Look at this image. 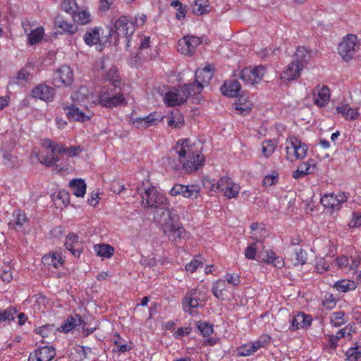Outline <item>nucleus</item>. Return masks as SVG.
Wrapping results in <instances>:
<instances>
[{
    "instance_id": "f257e3e1",
    "label": "nucleus",
    "mask_w": 361,
    "mask_h": 361,
    "mask_svg": "<svg viewBox=\"0 0 361 361\" xmlns=\"http://www.w3.org/2000/svg\"><path fill=\"white\" fill-rule=\"evenodd\" d=\"M154 220L159 224L170 241L178 243L188 237V233L179 221L178 216L173 214L171 209L156 210Z\"/></svg>"
},
{
    "instance_id": "f03ea898",
    "label": "nucleus",
    "mask_w": 361,
    "mask_h": 361,
    "mask_svg": "<svg viewBox=\"0 0 361 361\" xmlns=\"http://www.w3.org/2000/svg\"><path fill=\"white\" fill-rule=\"evenodd\" d=\"M188 142V140H179L175 147V150L183 168L188 172H192L202 166L204 158L200 153L192 152Z\"/></svg>"
},
{
    "instance_id": "7ed1b4c3",
    "label": "nucleus",
    "mask_w": 361,
    "mask_h": 361,
    "mask_svg": "<svg viewBox=\"0 0 361 361\" xmlns=\"http://www.w3.org/2000/svg\"><path fill=\"white\" fill-rule=\"evenodd\" d=\"M140 194L142 197V204L148 208H155L157 210L170 209L169 208V203L166 197L161 193L157 191V188L152 186L148 188L144 189V191H140Z\"/></svg>"
},
{
    "instance_id": "20e7f679",
    "label": "nucleus",
    "mask_w": 361,
    "mask_h": 361,
    "mask_svg": "<svg viewBox=\"0 0 361 361\" xmlns=\"http://www.w3.org/2000/svg\"><path fill=\"white\" fill-rule=\"evenodd\" d=\"M135 31V26L133 22L129 21L126 16H121L114 23V30L111 29L109 31V37L114 36L115 40L120 37H128L132 35Z\"/></svg>"
},
{
    "instance_id": "39448f33",
    "label": "nucleus",
    "mask_w": 361,
    "mask_h": 361,
    "mask_svg": "<svg viewBox=\"0 0 361 361\" xmlns=\"http://www.w3.org/2000/svg\"><path fill=\"white\" fill-rule=\"evenodd\" d=\"M357 42V37L353 34H348L338 44V54L344 61H348L353 57L356 52Z\"/></svg>"
},
{
    "instance_id": "423d86ee",
    "label": "nucleus",
    "mask_w": 361,
    "mask_h": 361,
    "mask_svg": "<svg viewBox=\"0 0 361 361\" xmlns=\"http://www.w3.org/2000/svg\"><path fill=\"white\" fill-rule=\"evenodd\" d=\"M73 71L68 66H62L54 73L52 84L58 87H69L73 82Z\"/></svg>"
},
{
    "instance_id": "0eeeda50",
    "label": "nucleus",
    "mask_w": 361,
    "mask_h": 361,
    "mask_svg": "<svg viewBox=\"0 0 361 361\" xmlns=\"http://www.w3.org/2000/svg\"><path fill=\"white\" fill-rule=\"evenodd\" d=\"M266 71V68L262 66H255L253 68H245L240 73V78L245 83L253 85L258 83L263 78Z\"/></svg>"
},
{
    "instance_id": "6e6552de",
    "label": "nucleus",
    "mask_w": 361,
    "mask_h": 361,
    "mask_svg": "<svg viewBox=\"0 0 361 361\" xmlns=\"http://www.w3.org/2000/svg\"><path fill=\"white\" fill-rule=\"evenodd\" d=\"M171 196L182 195L184 197L195 199L200 193V187L196 185H184L175 184L169 192Z\"/></svg>"
},
{
    "instance_id": "1a4fd4ad",
    "label": "nucleus",
    "mask_w": 361,
    "mask_h": 361,
    "mask_svg": "<svg viewBox=\"0 0 361 361\" xmlns=\"http://www.w3.org/2000/svg\"><path fill=\"white\" fill-rule=\"evenodd\" d=\"M30 95L35 99L49 102L54 99L55 89L44 83H41L32 90Z\"/></svg>"
},
{
    "instance_id": "9d476101",
    "label": "nucleus",
    "mask_w": 361,
    "mask_h": 361,
    "mask_svg": "<svg viewBox=\"0 0 361 361\" xmlns=\"http://www.w3.org/2000/svg\"><path fill=\"white\" fill-rule=\"evenodd\" d=\"M99 97V104L102 106L107 108H113L118 105L126 104L123 94H113L108 91L102 92Z\"/></svg>"
},
{
    "instance_id": "9b49d317",
    "label": "nucleus",
    "mask_w": 361,
    "mask_h": 361,
    "mask_svg": "<svg viewBox=\"0 0 361 361\" xmlns=\"http://www.w3.org/2000/svg\"><path fill=\"white\" fill-rule=\"evenodd\" d=\"M202 42L198 37L184 36L178 42V49L183 54L192 55L196 47Z\"/></svg>"
},
{
    "instance_id": "f8f14e48",
    "label": "nucleus",
    "mask_w": 361,
    "mask_h": 361,
    "mask_svg": "<svg viewBox=\"0 0 361 361\" xmlns=\"http://www.w3.org/2000/svg\"><path fill=\"white\" fill-rule=\"evenodd\" d=\"M55 355V348L53 346L45 345L32 352L28 361H51Z\"/></svg>"
},
{
    "instance_id": "ddd939ff",
    "label": "nucleus",
    "mask_w": 361,
    "mask_h": 361,
    "mask_svg": "<svg viewBox=\"0 0 361 361\" xmlns=\"http://www.w3.org/2000/svg\"><path fill=\"white\" fill-rule=\"evenodd\" d=\"M312 322V319L310 314L299 312L289 319V322L290 323L289 329L293 331L300 329H307L311 325Z\"/></svg>"
},
{
    "instance_id": "4468645a",
    "label": "nucleus",
    "mask_w": 361,
    "mask_h": 361,
    "mask_svg": "<svg viewBox=\"0 0 361 361\" xmlns=\"http://www.w3.org/2000/svg\"><path fill=\"white\" fill-rule=\"evenodd\" d=\"M67 118L71 121H85L90 120V117L80 110L75 104L63 106Z\"/></svg>"
},
{
    "instance_id": "2eb2a0df",
    "label": "nucleus",
    "mask_w": 361,
    "mask_h": 361,
    "mask_svg": "<svg viewBox=\"0 0 361 361\" xmlns=\"http://www.w3.org/2000/svg\"><path fill=\"white\" fill-rule=\"evenodd\" d=\"M164 102L169 106L180 105L186 102V96H184L180 90H171L165 94L164 97Z\"/></svg>"
},
{
    "instance_id": "dca6fc26",
    "label": "nucleus",
    "mask_w": 361,
    "mask_h": 361,
    "mask_svg": "<svg viewBox=\"0 0 361 361\" xmlns=\"http://www.w3.org/2000/svg\"><path fill=\"white\" fill-rule=\"evenodd\" d=\"M101 31L103 32L102 29L99 27L90 29L84 35L85 42L89 46L97 44L98 43L104 44L108 40L103 39V37H101Z\"/></svg>"
},
{
    "instance_id": "f3484780",
    "label": "nucleus",
    "mask_w": 361,
    "mask_h": 361,
    "mask_svg": "<svg viewBox=\"0 0 361 361\" xmlns=\"http://www.w3.org/2000/svg\"><path fill=\"white\" fill-rule=\"evenodd\" d=\"M213 76V72L210 66H207L203 68L197 69L195 73V82L201 85L203 88L209 85Z\"/></svg>"
},
{
    "instance_id": "a211bd4d",
    "label": "nucleus",
    "mask_w": 361,
    "mask_h": 361,
    "mask_svg": "<svg viewBox=\"0 0 361 361\" xmlns=\"http://www.w3.org/2000/svg\"><path fill=\"white\" fill-rule=\"evenodd\" d=\"M199 295L196 289H192L189 293H187L182 302L183 307L185 312L191 314V309L197 307L200 300Z\"/></svg>"
},
{
    "instance_id": "6ab92c4d",
    "label": "nucleus",
    "mask_w": 361,
    "mask_h": 361,
    "mask_svg": "<svg viewBox=\"0 0 361 361\" xmlns=\"http://www.w3.org/2000/svg\"><path fill=\"white\" fill-rule=\"evenodd\" d=\"M66 247L71 252L73 256L79 257L82 251V244L78 240V237L74 233H70L65 242Z\"/></svg>"
},
{
    "instance_id": "aec40b11",
    "label": "nucleus",
    "mask_w": 361,
    "mask_h": 361,
    "mask_svg": "<svg viewBox=\"0 0 361 361\" xmlns=\"http://www.w3.org/2000/svg\"><path fill=\"white\" fill-rule=\"evenodd\" d=\"M42 262L44 265L48 267H52L54 268H58L62 266L64 260L62 257L61 252H53L43 256Z\"/></svg>"
},
{
    "instance_id": "412c9836",
    "label": "nucleus",
    "mask_w": 361,
    "mask_h": 361,
    "mask_svg": "<svg viewBox=\"0 0 361 361\" xmlns=\"http://www.w3.org/2000/svg\"><path fill=\"white\" fill-rule=\"evenodd\" d=\"M240 89L241 85L236 80H227L221 87L223 94L230 97H237Z\"/></svg>"
},
{
    "instance_id": "4be33fe9",
    "label": "nucleus",
    "mask_w": 361,
    "mask_h": 361,
    "mask_svg": "<svg viewBox=\"0 0 361 361\" xmlns=\"http://www.w3.org/2000/svg\"><path fill=\"white\" fill-rule=\"evenodd\" d=\"M302 67L292 61L283 71L281 78L287 80H295L300 77Z\"/></svg>"
},
{
    "instance_id": "5701e85b",
    "label": "nucleus",
    "mask_w": 361,
    "mask_h": 361,
    "mask_svg": "<svg viewBox=\"0 0 361 361\" xmlns=\"http://www.w3.org/2000/svg\"><path fill=\"white\" fill-rule=\"evenodd\" d=\"M336 110L338 114H341L348 121H354L360 115L357 109H353L349 104L339 105Z\"/></svg>"
},
{
    "instance_id": "b1692460",
    "label": "nucleus",
    "mask_w": 361,
    "mask_h": 361,
    "mask_svg": "<svg viewBox=\"0 0 361 361\" xmlns=\"http://www.w3.org/2000/svg\"><path fill=\"white\" fill-rule=\"evenodd\" d=\"M82 322V317L79 314L71 315L59 329L62 332L67 333L77 326L81 325Z\"/></svg>"
},
{
    "instance_id": "393cba45",
    "label": "nucleus",
    "mask_w": 361,
    "mask_h": 361,
    "mask_svg": "<svg viewBox=\"0 0 361 361\" xmlns=\"http://www.w3.org/2000/svg\"><path fill=\"white\" fill-rule=\"evenodd\" d=\"M69 186L74 195L78 197H84L86 192V184L83 180H72L69 183Z\"/></svg>"
},
{
    "instance_id": "a878e982",
    "label": "nucleus",
    "mask_w": 361,
    "mask_h": 361,
    "mask_svg": "<svg viewBox=\"0 0 361 361\" xmlns=\"http://www.w3.org/2000/svg\"><path fill=\"white\" fill-rule=\"evenodd\" d=\"M330 99V91L326 86L322 87L317 94L314 96V102L319 106H324Z\"/></svg>"
},
{
    "instance_id": "bb28decb",
    "label": "nucleus",
    "mask_w": 361,
    "mask_h": 361,
    "mask_svg": "<svg viewBox=\"0 0 361 361\" xmlns=\"http://www.w3.org/2000/svg\"><path fill=\"white\" fill-rule=\"evenodd\" d=\"M315 168V165L311 164L310 161L305 162L300 164L296 171L293 172L292 176L294 178L297 179L305 175L312 173Z\"/></svg>"
},
{
    "instance_id": "cd10ccee",
    "label": "nucleus",
    "mask_w": 361,
    "mask_h": 361,
    "mask_svg": "<svg viewBox=\"0 0 361 361\" xmlns=\"http://www.w3.org/2000/svg\"><path fill=\"white\" fill-rule=\"evenodd\" d=\"M333 288L339 292L346 293L355 290L357 288V283L354 281L342 279L336 281L333 285Z\"/></svg>"
},
{
    "instance_id": "c85d7f7f",
    "label": "nucleus",
    "mask_w": 361,
    "mask_h": 361,
    "mask_svg": "<svg viewBox=\"0 0 361 361\" xmlns=\"http://www.w3.org/2000/svg\"><path fill=\"white\" fill-rule=\"evenodd\" d=\"M90 91L88 88L85 86H82L77 91L73 92L71 95V98L73 102H78V104L87 106L85 101L88 99Z\"/></svg>"
},
{
    "instance_id": "c756f323",
    "label": "nucleus",
    "mask_w": 361,
    "mask_h": 361,
    "mask_svg": "<svg viewBox=\"0 0 361 361\" xmlns=\"http://www.w3.org/2000/svg\"><path fill=\"white\" fill-rule=\"evenodd\" d=\"M203 87L197 84L195 82L193 84H185L181 87V92L186 96V100L192 96L200 94Z\"/></svg>"
},
{
    "instance_id": "7c9ffc66",
    "label": "nucleus",
    "mask_w": 361,
    "mask_h": 361,
    "mask_svg": "<svg viewBox=\"0 0 361 361\" xmlns=\"http://www.w3.org/2000/svg\"><path fill=\"white\" fill-rule=\"evenodd\" d=\"M54 25L70 34H74L77 31V27L64 20L63 18L58 16L54 20Z\"/></svg>"
},
{
    "instance_id": "2f4dec72",
    "label": "nucleus",
    "mask_w": 361,
    "mask_h": 361,
    "mask_svg": "<svg viewBox=\"0 0 361 361\" xmlns=\"http://www.w3.org/2000/svg\"><path fill=\"white\" fill-rule=\"evenodd\" d=\"M307 259V253L302 249L295 250L290 255V260L294 266L303 265Z\"/></svg>"
},
{
    "instance_id": "473e14b6",
    "label": "nucleus",
    "mask_w": 361,
    "mask_h": 361,
    "mask_svg": "<svg viewBox=\"0 0 361 361\" xmlns=\"http://www.w3.org/2000/svg\"><path fill=\"white\" fill-rule=\"evenodd\" d=\"M55 330L54 325L47 324L36 329V333L40 334L43 338L47 339L43 342L49 343V340L53 338Z\"/></svg>"
},
{
    "instance_id": "72a5a7b5",
    "label": "nucleus",
    "mask_w": 361,
    "mask_h": 361,
    "mask_svg": "<svg viewBox=\"0 0 361 361\" xmlns=\"http://www.w3.org/2000/svg\"><path fill=\"white\" fill-rule=\"evenodd\" d=\"M94 250L98 256L106 258H110L114 253V247L106 244L95 245Z\"/></svg>"
},
{
    "instance_id": "f704fd0d",
    "label": "nucleus",
    "mask_w": 361,
    "mask_h": 361,
    "mask_svg": "<svg viewBox=\"0 0 361 361\" xmlns=\"http://www.w3.org/2000/svg\"><path fill=\"white\" fill-rule=\"evenodd\" d=\"M226 283L224 280L216 281L212 286V293L219 300L225 299Z\"/></svg>"
},
{
    "instance_id": "c9c22d12",
    "label": "nucleus",
    "mask_w": 361,
    "mask_h": 361,
    "mask_svg": "<svg viewBox=\"0 0 361 361\" xmlns=\"http://www.w3.org/2000/svg\"><path fill=\"white\" fill-rule=\"evenodd\" d=\"M234 105L235 109L242 115H247L252 108V102L242 97Z\"/></svg>"
},
{
    "instance_id": "e433bc0d",
    "label": "nucleus",
    "mask_w": 361,
    "mask_h": 361,
    "mask_svg": "<svg viewBox=\"0 0 361 361\" xmlns=\"http://www.w3.org/2000/svg\"><path fill=\"white\" fill-rule=\"evenodd\" d=\"M309 57L308 51L304 47L298 48L293 56V61L295 62L302 68L307 61Z\"/></svg>"
},
{
    "instance_id": "4c0bfd02",
    "label": "nucleus",
    "mask_w": 361,
    "mask_h": 361,
    "mask_svg": "<svg viewBox=\"0 0 361 361\" xmlns=\"http://www.w3.org/2000/svg\"><path fill=\"white\" fill-rule=\"evenodd\" d=\"M162 118L163 117L156 112L151 113L147 116L141 117V119H143L142 123L144 128L157 125L158 122L161 121Z\"/></svg>"
},
{
    "instance_id": "58836bf2",
    "label": "nucleus",
    "mask_w": 361,
    "mask_h": 361,
    "mask_svg": "<svg viewBox=\"0 0 361 361\" xmlns=\"http://www.w3.org/2000/svg\"><path fill=\"white\" fill-rule=\"evenodd\" d=\"M330 322L335 327L341 326L346 322L345 313L342 311L333 312L330 316Z\"/></svg>"
},
{
    "instance_id": "ea45409f",
    "label": "nucleus",
    "mask_w": 361,
    "mask_h": 361,
    "mask_svg": "<svg viewBox=\"0 0 361 361\" xmlns=\"http://www.w3.org/2000/svg\"><path fill=\"white\" fill-rule=\"evenodd\" d=\"M321 203L325 207L331 208L334 209H339L340 207H338V203L336 202V198L335 195H325L321 198Z\"/></svg>"
},
{
    "instance_id": "a19ab883",
    "label": "nucleus",
    "mask_w": 361,
    "mask_h": 361,
    "mask_svg": "<svg viewBox=\"0 0 361 361\" xmlns=\"http://www.w3.org/2000/svg\"><path fill=\"white\" fill-rule=\"evenodd\" d=\"M72 18L75 22L80 25H85L91 21L90 14L86 11H82L78 13L75 11Z\"/></svg>"
},
{
    "instance_id": "79ce46f5",
    "label": "nucleus",
    "mask_w": 361,
    "mask_h": 361,
    "mask_svg": "<svg viewBox=\"0 0 361 361\" xmlns=\"http://www.w3.org/2000/svg\"><path fill=\"white\" fill-rule=\"evenodd\" d=\"M17 312L16 309L13 307H9L4 311L0 310V322L13 321Z\"/></svg>"
},
{
    "instance_id": "37998d69",
    "label": "nucleus",
    "mask_w": 361,
    "mask_h": 361,
    "mask_svg": "<svg viewBox=\"0 0 361 361\" xmlns=\"http://www.w3.org/2000/svg\"><path fill=\"white\" fill-rule=\"evenodd\" d=\"M207 3V0H196L193 7V13L198 16L208 13L209 5Z\"/></svg>"
},
{
    "instance_id": "c03bdc74",
    "label": "nucleus",
    "mask_w": 361,
    "mask_h": 361,
    "mask_svg": "<svg viewBox=\"0 0 361 361\" xmlns=\"http://www.w3.org/2000/svg\"><path fill=\"white\" fill-rule=\"evenodd\" d=\"M276 143L271 140H267L262 142V150L265 157H270L275 151Z\"/></svg>"
},
{
    "instance_id": "a18cd8bd",
    "label": "nucleus",
    "mask_w": 361,
    "mask_h": 361,
    "mask_svg": "<svg viewBox=\"0 0 361 361\" xmlns=\"http://www.w3.org/2000/svg\"><path fill=\"white\" fill-rule=\"evenodd\" d=\"M61 8L72 16L78 11V6L75 0H64L61 3Z\"/></svg>"
},
{
    "instance_id": "49530a36",
    "label": "nucleus",
    "mask_w": 361,
    "mask_h": 361,
    "mask_svg": "<svg viewBox=\"0 0 361 361\" xmlns=\"http://www.w3.org/2000/svg\"><path fill=\"white\" fill-rule=\"evenodd\" d=\"M255 345L252 342L243 345L238 349V354L240 356H249L256 352Z\"/></svg>"
},
{
    "instance_id": "de8ad7c7",
    "label": "nucleus",
    "mask_w": 361,
    "mask_h": 361,
    "mask_svg": "<svg viewBox=\"0 0 361 361\" xmlns=\"http://www.w3.org/2000/svg\"><path fill=\"white\" fill-rule=\"evenodd\" d=\"M172 116L168 120V126L171 128H180L183 126V118L179 111L172 113Z\"/></svg>"
},
{
    "instance_id": "09e8293b",
    "label": "nucleus",
    "mask_w": 361,
    "mask_h": 361,
    "mask_svg": "<svg viewBox=\"0 0 361 361\" xmlns=\"http://www.w3.org/2000/svg\"><path fill=\"white\" fill-rule=\"evenodd\" d=\"M44 35V29L41 27L33 30L28 36V40L30 44L38 43Z\"/></svg>"
},
{
    "instance_id": "8fccbe9b",
    "label": "nucleus",
    "mask_w": 361,
    "mask_h": 361,
    "mask_svg": "<svg viewBox=\"0 0 361 361\" xmlns=\"http://www.w3.org/2000/svg\"><path fill=\"white\" fill-rule=\"evenodd\" d=\"M197 328L203 336H209L213 333V326L207 322H198Z\"/></svg>"
},
{
    "instance_id": "3c124183",
    "label": "nucleus",
    "mask_w": 361,
    "mask_h": 361,
    "mask_svg": "<svg viewBox=\"0 0 361 361\" xmlns=\"http://www.w3.org/2000/svg\"><path fill=\"white\" fill-rule=\"evenodd\" d=\"M240 186L235 183L231 184L224 191L225 196L228 198H235L239 194Z\"/></svg>"
},
{
    "instance_id": "603ef678",
    "label": "nucleus",
    "mask_w": 361,
    "mask_h": 361,
    "mask_svg": "<svg viewBox=\"0 0 361 361\" xmlns=\"http://www.w3.org/2000/svg\"><path fill=\"white\" fill-rule=\"evenodd\" d=\"M105 79L112 82L113 85L116 86V83L120 82V76L118 73L117 68L114 66L110 68L106 74Z\"/></svg>"
},
{
    "instance_id": "864d4df0",
    "label": "nucleus",
    "mask_w": 361,
    "mask_h": 361,
    "mask_svg": "<svg viewBox=\"0 0 361 361\" xmlns=\"http://www.w3.org/2000/svg\"><path fill=\"white\" fill-rule=\"evenodd\" d=\"M345 355L348 361H358L361 357V351L358 347L350 348L345 353Z\"/></svg>"
},
{
    "instance_id": "5fc2aeb1",
    "label": "nucleus",
    "mask_w": 361,
    "mask_h": 361,
    "mask_svg": "<svg viewBox=\"0 0 361 361\" xmlns=\"http://www.w3.org/2000/svg\"><path fill=\"white\" fill-rule=\"evenodd\" d=\"M294 142H293V137L288 138L286 140V158L290 161H296V157L295 155H293V145Z\"/></svg>"
},
{
    "instance_id": "6e6d98bb",
    "label": "nucleus",
    "mask_w": 361,
    "mask_h": 361,
    "mask_svg": "<svg viewBox=\"0 0 361 361\" xmlns=\"http://www.w3.org/2000/svg\"><path fill=\"white\" fill-rule=\"evenodd\" d=\"M271 337L267 334L262 335L257 340L253 341V344L255 345L256 349L259 350L261 348L265 347L269 343Z\"/></svg>"
},
{
    "instance_id": "4d7b16f0",
    "label": "nucleus",
    "mask_w": 361,
    "mask_h": 361,
    "mask_svg": "<svg viewBox=\"0 0 361 361\" xmlns=\"http://www.w3.org/2000/svg\"><path fill=\"white\" fill-rule=\"evenodd\" d=\"M336 305V300L332 293H326L323 300V305L327 309H332Z\"/></svg>"
},
{
    "instance_id": "13d9d810",
    "label": "nucleus",
    "mask_w": 361,
    "mask_h": 361,
    "mask_svg": "<svg viewBox=\"0 0 361 361\" xmlns=\"http://www.w3.org/2000/svg\"><path fill=\"white\" fill-rule=\"evenodd\" d=\"M15 220L14 225L16 228H20L23 226L24 223L27 221L26 216L24 213H21L20 211H17L14 213Z\"/></svg>"
},
{
    "instance_id": "bf43d9fd",
    "label": "nucleus",
    "mask_w": 361,
    "mask_h": 361,
    "mask_svg": "<svg viewBox=\"0 0 361 361\" xmlns=\"http://www.w3.org/2000/svg\"><path fill=\"white\" fill-rule=\"evenodd\" d=\"M257 253L256 243L248 245L245 250V257L249 259H255Z\"/></svg>"
},
{
    "instance_id": "052dcab7",
    "label": "nucleus",
    "mask_w": 361,
    "mask_h": 361,
    "mask_svg": "<svg viewBox=\"0 0 361 361\" xmlns=\"http://www.w3.org/2000/svg\"><path fill=\"white\" fill-rule=\"evenodd\" d=\"M298 146V154L295 157L296 160L302 159L306 157L307 152V147L306 145L301 143V142L298 140V143H297Z\"/></svg>"
},
{
    "instance_id": "680f3d73",
    "label": "nucleus",
    "mask_w": 361,
    "mask_h": 361,
    "mask_svg": "<svg viewBox=\"0 0 361 361\" xmlns=\"http://www.w3.org/2000/svg\"><path fill=\"white\" fill-rule=\"evenodd\" d=\"M233 182L230 178L227 176L222 177L217 183L216 187L221 189V191H224Z\"/></svg>"
},
{
    "instance_id": "e2e57ef3",
    "label": "nucleus",
    "mask_w": 361,
    "mask_h": 361,
    "mask_svg": "<svg viewBox=\"0 0 361 361\" xmlns=\"http://www.w3.org/2000/svg\"><path fill=\"white\" fill-rule=\"evenodd\" d=\"M82 151L80 146H73L70 147H64L63 153L68 155L69 157L78 156Z\"/></svg>"
},
{
    "instance_id": "0e129e2a",
    "label": "nucleus",
    "mask_w": 361,
    "mask_h": 361,
    "mask_svg": "<svg viewBox=\"0 0 361 361\" xmlns=\"http://www.w3.org/2000/svg\"><path fill=\"white\" fill-rule=\"evenodd\" d=\"M199 267H203V262L197 259H194L190 263L186 264L185 269L188 271L193 273Z\"/></svg>"
},
{
    "instance_id": "69168bd1",
    "label": "nucleus",
    "mask_w": 361,
    "mask_h": 361,
    "mask_svg": "<svg viewBox=\"0 0 361 361\" xmlns=\"http://www.w3.org/2000/svg\"><path fill=\"white\" fill-rule=\"evenodd\" d=\"M28 67L21 68L17 74V80L18 81H27L30 75V71L27 70Z\"/></svg>"
},
{
    "instance_id": "338daca9",
    "label": "nucleus",
    "mask_w": 361,
    "mask_h": 361,
    "mask_svg": "<svg viewBox=\"0 0 361 361\" xmlns=\"http://www.w3.org/2000/svg\"><path fill=\"white\" fill-rule=\"evenodd\" d=\"M76 353L79 355L80 360H82L87 358L88 352H91V348L89 347L78 346L75 348Z\"/></svg>"
},
{
    "instance_id": "774afa93",
    "label": "nucleus",
    "mask_w": 361,
    "mask_h": 361,
    "mask_svg": "<svg viewBox=\"0 0 361 361\" xmlns=\"http://www.w3.org/2000/svg\"><path fill=\"white\" fill-rule=\"evenodd\" d=\"M350 227L355 228L361 226V214L358 213H354L353 218L348 224Z\"/></svg>"
}]
</instances>
